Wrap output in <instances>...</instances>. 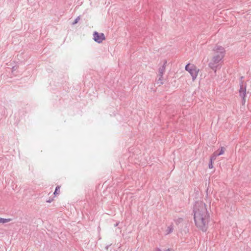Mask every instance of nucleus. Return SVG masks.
I'll return each instance as SVG.
<instances>
[{
    "label": "nucleus",
    "mask_w": 251,
    "mask_h": 251,
    "mask_svg": "<svg viewBox=\"0 0 251 251\" xmlns=\"http://www.w3.org/2000/svg\"><path fill=\"white\" fill-rule=\"evenodd\" d=\"M194 219L197 227L206 231L208 227L209 215L205 204L201 201L196 202L193 207Z\"/></svg>",
    "instance_id": "nucleus-1"
},
{
    "label": "nucleus",
    "mask_w": 251,
    "mask_h": 251,
    "mask_svg": "<svg viewBox=\"0 0 251 251\" xmlns=\"http://www.w3.org/2000/svg\"><path fill=\"white\" fill-rule=\"evenodd\" d=\"M214 51L213 56L209 63V67L216 72L217 69L220 68L221 62L225 56L226 50L225 48L218 45H216L213 49Z\"/></svg>",
    "instance_id": "nucleus-2"
},
{
    "label": "nucleus",
    "mask_w": 251,
    "mask_h": 251,
    "mask_svg": "<svg viewBox=\"0 0 251 251\" xmlns=\"http://www.w3.org/2000/svg\"><path fill=\"white\" fill-rule=\"evenodd\" d=\"M243 76L241 77V80L240 81V89L239 91L240 96L242 98V103L245 104L246 102L245 97L246 95V84H244V81L243 80Z\"/></svg>",
    "instance_id": "nucleus-3"
},
{
    "label": "nucleus",
    "mask_w": 251,
    "mask_h": 251,
    "mask_svg": "<svg viewBox=\"0 0 251 251\" xmlns=\"http://www.w3.org/2000/svg\"><path fill=\"white\" fill-rule=\"evenodd\" d=\"M105 38V36L102 32H94L93 33V39L98 43H101Z\"/></svg>",
    "instance_id": "nucleus-4"
},
{
    "label": "nucleus",
    "mask_w": 251,
    "mask_h": 251,
    "mask_svg": "<svg viewBox=\"0 0 251 251\" xmlns=\"http://www.w3.org/2000/svg\"><path fill=\"white\" fill-rule=\"evenodd\" d=\"M199 70L195 66H192L191 67V69L189 70V73L192 77L193 81H194L198 75Z\"/></svg>",
    "instance_id": "nucleus-5"
},
{
    "label": "nucleus",
    "mask_w": 251,
    "mask_h": 251,
    "mask_svg": "<svg viewBox=\"0 0 251 251\" xmlns=\"http://www.w3.org/2000/svg\"><path fill=\"white\" fill-rule=\"evenodd\" d=\"M225 151V148L222 147L220 150L215 151L211 155V160H215L218 156L222 155L224 154Z\"/></svg>",
    "instance_id": "nucleus-6"
},
{
    "label": "nucleus",
    "mask_w": 251,
    "mask_h": 251,
    "mask_svg": "<svg viewBox=\"0 0 251 251\" xmlns=\"http://www.w3.org/2000/svg\"><path fill=\"white\" fill-rule=\"evenodd\" d=\"M166 61L165 62L164 64L159 68L158 70V76H163V75L165 71V64Z\"/></svg>",
    "instance_id": "nucleus-7"
},
{
    "label": "nucleus",
    "mask_w": 251,
    "mask_h": 251,
    "mask_svg": "<svg viewBox=\"0 0 251 251\" xmlns=\"http://www.w3.org/2000/svg\"><path fill=\"white\" fill-rule=\"evenodd\" d=\"M159 77L156 81V83L159 85H160L163 83V76H158Z\"/></svg>",
    "instance_id": "nucleus-8"
},
{
    "label": "nucleus",
    "mask_w": 251,
    "mask_h": 251,
    "mask_svg": "<svg viewBox=\"0 0 251 251\" xmlns=\"http://www.w3.org/2000/svg\"><path fill=\"white\" fill-rule=\"evenodd\" d=\"M11 221L10 219H3L0 217V223H6Z\"/></svg>",
    "instance_id": "nucleus-9"
},
{
    "label": "nucleus",
    "mask_w": 251,
    "mask_h": 251,
    "mask_svg": "<svg viewBox=\"0 0 251 251\" xmlns=\"http://www.w3.org/2000/svg\"><path fill=\"white\" fill-rule=\"evenodd\" d=\"M173 230V227L172 226H170L167 228V229L166 230L167 233L169 234L171 233Z\"/></svg>",
    "instance_id": "nucleus-10"
},
{
    "label": "nucleus",
    "mask_w": 251,
    "mask_h": 251,
    "mask_svg": "<svg viewBox=\"0 0 251 251\" xmlns=\"http://www.w3.org/2000/svg\"><path fill=\"white\" fill-rule=\"evenodd\" d=\"M80 20V16H78L73 23V25L77 24Z\"/></svg>",
    "instance_id": "nucleus-11"
},
{
    "label": "nucleus",
    "mask_w": 251,
    "mask_h": 251,
    "mask_svg": "<svg viewBox=\"0 0 251 251\" xmlns=\"http://www.w3.org/2000/svg\"><path fill=\"white\" fill-rule=\"evenodd\" d=\"M213 160H211V157L210 159V162H209V165H208L209 168L210 169H212L213 168L212 161Z\"/></svg>",
    "instance_id": "nucleus-12"
},
{
    "label": "nucleus",
    "mask_w": 251,
    "mask_h": 251,
    "mask_svg": "<svg viewBox=\"0 0 251 251\" xmlns=\"http://www.w3.org/2000/svg\"><path fill=\"white\" fill-rule=\"evenodd\" d=\"M154 251H162L159 248H157ZM164 251H174L173 250L168 249H166V250H164Z\"/></svg>",
    "instance_id": "nucleus-13"
},
{
    "label": "nucleus",
    "mask_w": 251,
    "mask_h": 251,
    "mask_svg": "<svg viewBox=\"0 0 251 251\" xmlns=\"http://www.w3.org/2000/svg\"><path fill=\"white\" fill-rule=\"evenodd\" d=\"M190 64H188L185 66V70L187 71L188 72H189L190 69H191V67H189Z\"/></svg>",
    "instance_id": "nucleus-14"
},
{
    "label": "nucleus",
    "mask_w": 251,
    "mask_h": 251,
    "mask_svg": "<svg viewBox=\"0 0 251 251\" xmlns=\"http://www.w3.org/2000/svg\"><path fill=\"white\" fill-rule=\"evenodd\" d=\"M182 221H183V219L181 218H180L176 220V223H180Z\"/></svg>",
    "instance_id": "nucleus-15"
},
{
    "label": "nucleus",
    "mask_w": 251,
    "mask_h": 251,
    "mask_svg": "<svg viewBox=\"0 0 251 251\" xmlns=\"http://www.w3.org/2000/svg\"><path fill=\"white\" fill-rule=\"evenodd\" d=\"M59 189H60V187L59 186H57L56 187L55 192H54V194L55 195L56 194H57L58 190H59Z\"/></svg>",
    "instance_id": "nucleus-16"
},
{
    "label": "nucleus",
    "mask_w": 251,
    "mask_h": 251,
    "mask_svg": "<svg viewBox=\"0 0 251 251\" xmlns=\"http://www.w3.org/2000/svg\"><path fill=\"white\" fill-rule=\"evenodd\" d=\"M118 223H116L115 225V226H118Z\"/></svg>",
    "instance_id": "nucleus-17"
}]
</instances>
